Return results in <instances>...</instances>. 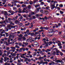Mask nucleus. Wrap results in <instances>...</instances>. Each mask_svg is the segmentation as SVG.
<instances>
[{"instance_id":"54","label":"nucleus","mask_w":65,"mask_h":65,"mask_svg":"<svg viewBox=\"0 0 65 65\" xmlns=\"http://www.w3.org/2000/svg\"><path fill=\"white\" fill-rule=\"evenodd\" d=\"M19 3H20L21 4H23V3H24V2H18Z\"/></svg>"},{"instance_id":"1","label":"nucleus","mask_w":65,"mask_h":65,"mask_svg":"<svg viewBox=\"0 0 65 65\" xmlns=\"http://www.w3.org/2000/svg\"><path fill=\"white\" fill-rule=\"evenodd\" d=\"M57 58H54L53 59V61H55V62L56 63H61V64H64V62H63L62 60H56Z\"/></svg>"},{"instance_id":"20","label":"nucleus","mask_w":65,"mask_h":65,"mask_svg":"<svg viewBox=\"0 0 65 65\" xmlns=\"http://www.w3.org/2000/svg\"><path fill=\"white\" fill-rule=\"evenodd\" d=\"M3 54V53L2 52V51L0 50V56H2V54Z\"/></svg>"},{"instance_id":"64","label":"nucleus","mask_w":65,"mask_h":65,"mask_svg":"<svg viewBox=\"0 0 65 65\" xmlns=\"http://www.w3.org/2000/svg\"><path fill=\"white\" fill-rule=\"evenodd\" d=\"M17 65H22V63H19Z\"/></svg>"},{"instance_id":"57","label":"nucleus","mask_w":65,"mask_h":65,"mask_svg":"<svg viewBox=\"0 0 65 65\" xmlns=\"http://www.w3.org/2000/svg\"><path fill=\"white\" fill-rule=\"evenodd\" d=\"M19 21H23V19H20V18L19 19Z\"/></svg>"},{"instance_id":"60","label":"nucleus","mask_w":65,"mask_h":65,"mask_svg":"<svg viewBox=\"0 0 65 65\" xmlns=\"http://www.w3.org/2000/svg\"><path fill=\"white\" fill-rule=\"evenodd\" d=\"M39 60H41V59H42V57H39V58H38Z\"/></svg>"},{"instance_id":"49","label":"nucleus","mask_w":65,"mask_h":65,"mask_svg":"<svg viewBox=\"0 0 65 65\" xmlns=\"http://www.w3.org/2000/svg\"><path fill=\"white\" fill-rule=\"evenodd\" d=\"M22 48H21L19 50V52H21L22 51Z\"/></svg>"},{"instance_id":"18","label":"nucleus","mask_w":65,"mask_h":65,"mask_svg":"<svg viewBox=\"0 0 65 65\" xmlns=\"http://www.w3.org/2000/svg\"><path fill=\"white\" fill-rule=\"evenodd\" d=\"M57 39L55 38H53L52 39V41H56V40Z\"/></svg>"},{"instance_id":"34","label":"nucleus","mask_w":65,"mask_h":65,"mask_svg":"<svg viewBox=\"0 0 65 65\" xmlns=\"http://www.w3.org/2000/svg\"><path fill=\"white\" fill-rule=\"evenodd\" d=\"M59 12L61 14H63V13H64V12L62 11H59Z\"/></svg>"},{"instance_id":"41","label":"nucleus","mask_w":65,"mask_h":65,"mask_svg":"<svg viewBox=\"0 0 65 65\" xmlns=\"http://www.w3.org/2000/svg\"><path fill=\"white\" fill-rule=\"evenodd\" d=\"M58 46H61V45H62V44H61V43H58Z\"/></svg>"},{"instance_id":"39","label":"nucleus","mask_w":65,"mask_h":65,"mask_svg":"<svg viewBox=\"0 0 65 65\" xmlns=\"http://www.w3.org/2000/svg\"><path fill=\"white\" fill-rule=\"evenodd\" d=\"M43 60H41L40 61V64H42L43 63Z\"/></svg>"},{"instance_id":"24","label":"nucleus","mask_w":65,"mask_h":65,"mask_svg":"<svg viewBox=\"0 0 65 65\" xmlns=\"http://www.w3.org/2000/svg\"><path fill=\"white\" fill-rule=\"evenodd\" d=\"M38 34H39V32H36L34 33V35H36Z\"/></svg>"},{"instance_id":"36","label":"nucleus","mask_w":65,"mask_h":65,"mask_svg":"<svg viewBox=\"0 0 65 65\" xmlns=\"http://www.w3.org/2000/svg\"><path fill=\"white\" fill-rule=\"evenodd\" d=\"M11 48H12V49H14V50H15V47H11Z\"/></svg>"},{"instance_id":"25","label":"nucleus","mask_w":65,"mask_h":65,"mask_svg":"<svg viewBox=\"0 0 65 65\" xmlns=\"http://www.w3.org/2000/svg\"><path fill=\"white\" fill-rule=\"evenodd\" d=\"M14 13H15V12L12 11L11 13V15H13V14H14Z\"/></svg>"},{"instance_id":"6","label":"nucleus","mask_w":65,"mask_h":65,"mask_svg":"<svg viewBox=\"0 0 65 65\" xmlns=\"http://www.w3.org/2000/svg\"><path fill=\"white\" fill-rule=\"evenodd\" d=\"M18 16H16L15 17H14L13 18V21H14L16 20H17V19H18Z\"/></svg>"},{"instance_id":"45","label":"nucleus","mask_w":65,"mask_h":65,"mask_svg":"<svg viewBox=\"0 0 65 65\" xmlns=\"http://www.w3.org/2000/svg\"><path fill=\"white\" fill-rule=\"evenodd\" d=\"M17 7H18V8H19V7H21V6H20V5L18 4L17 5Z\"/></svg>"},{"instance_id":"13","label":"nucleus","mask_w":65,"mask_h":65,"mask_svg":"<svg viewBox=\"0 0 65 65\" xmlns=\"http://www.w3.org/2000/svg\"><path fill=\"white\" fill-rule=\"evenodd\" d=\"M50 8V7L49 6H48L46 7L45 9L46 10H49V8Z\"/></svg>"},{"instance_id":"4","label":"nucleus","mask_w":65,"mask_h":65,"mask_svg":"<svg viewBox=\"0 0 65 65\" xmlns=\"http://www.w3.org/2000/svg\"><path fill=\"white\" fill-rule=\"evenodd\" d=\"M55 7V6L53 5V3H50V7L51 9H54Z\"/></svg>"},{"instance_id":"11","label":"nucleus","mask_w":65,"mask_h":65,"mask_svg":"<svg viewBox=\"0 0 65 65\" xmlns=\"http://www.w3.org/2000/svg\"><path fill=\"white\" fill-rule=\"evenodd\" d=\"M51 49H47V50H46V53H48V52H49L51 51Z\"/></svg>"},{"instance_id":"63","label":"nucleus","mask_w":65,"mask_h":65,"mask_svg":"<svg viewBox=\"0 0 65 65\" xmlns=\"http://www.w3.org/2000/svg\"><path fill=\"white\" fill-rule=\"evenodd\" d=\"M1 60H2L3 61L4 60V59H3V58L2 57L1 58Z\"/></svg>"},{"instance_id":"16","label":"nucleus","mask_w":65,"mask_h":65,"mask_svg":"<svg viewBox=\"0 0 65 65\" xmlns=\"http://www.w3.org/2000/svg\"><path fill=\"white\" fill-rule=\"evenodd\" d=\"M55 3H57V2L56 1H54V2L53 3V6H55Z\"/></svg>"},{"instance_id":"55","label":"nucleus","mask_w":65,"mask_h":65,"mask_svg":"<svg viewBox=\"0 0 65 65\" xmlns=\"http://www.w3.org/2000/svg\"><path fill=\"white\" fill-rule=\"evenodd\" d=\"M52 64H53L54 65H57V63H55L54 62H53Z\"/></svg>"},{"instance_id":"30","label":"nucleus","mask_w":65,"mask_h":65,"mask_svg":"<svg viewBox=\"0 0 65 65\" xmlns=\"http://www.w3.org/2000/svg\"><path fill=\"white\" fill-rule=\"evenodd\" d=\"M18 37L20 38L22 37H23V35L22 34H20L18 36Z\"/></svg>"},{"instance_id":"23","label":"nucleus","mask_w":65,"mask_h":65,"mask_svg":"<svg viewBox=\"0 0 65 65\" xmlns=\"http://www.w3.org/2000/svg\"><path fill=\"white\" fill-rule=\"evenodd\" d=\"M26 6V5H25L22 4V7H25Z\"/></svg>"},{"instance_id":"40","label":"nucleus","mask_w":65,"mask_h":65,"mask_svg":"<svg viewBox=\"0 0 65 65\" xmlns=\"http://www.w3.org/2000/svg\"><path fill=\"white\" fill-rule=\"evenodd\" d=\"M34 33L30 32V35H31V36H33V35H34Z\"/></svg>"},{"instance_id":"61","label":"nucleus","mask_w":65,"mask_h":65,"mask_svg":"<svg viewBox=\"0 0 65 65\" xmlns=\"http://www.w3.org/2000/svg\"><path fill=\"white\" fill-rule=\"evenodd\" d=\"M4 39L5 40H7V38H4Z\"/></svg>"},{"instance_id":"21","label":"nucleus","mask_w":65,"mask_h":65,"mask_svg":"<svg viewBox=\"0 0 65 65\" xmlns=\"http://www.w3.org/2000/svg\"><path fill=\"white\" fill-rule=\"evenodd\" d=\"M29 3L30 5H31L32 4H34V3H33V2L31 1L29 2Z\"/></svg>"},{"instance_id":"31","label":"nucleus","mask_w":65,"mask_h":65,"mask_svg":"<svg viewBox=\"0 0 65 65\" xmlns=\"http://www.w3.org/2000/svg\"><path fill=\"white\" fill-rule=\"evenodd\" d=\"M19 25H20V26H22L23 25V23H18Z\"/></svg>"},{"instance_id":"9","label":"nucleus","mask_w":65,"mask_h":65,"mask_svg":"<svg viewBox=\"0 0 65 65\" xmlns=\"http://www.w3.org/2000/svg\"><path fill=\"white\" fill-rule=\"evenodd\" d=\"M53 32H54L53 31V30L52 29H50L49 30V32L51 33H52Z\"/></svg>"},{"instance_id":"5","label":"nucleus","mask_w":65,"mask_h":65,"mask_svg":"<svg viewBox=\"0 0 65 65\" xmlns=\"http://www.w3.org/2000/svg\"><path fill=\"white\" fill-rule=\"evenodd\" d=\"M4 62H6L7 60H9V58L8 57H5L4 58Z\"/></svg>"},{"instance_id":"56","label":"nucleus","mask_w":65,"mask_h":65,"mask_svg":"<svg viewBox=\"0 0 65 65\" xmlns=\"http://www.w3.org/2000/svg\"><path fill=\"white\" fill-rule=\"evenodd\" d=\"M42 51L43 52H46V50H45L44 49H42Z\"/></svg>"},{"instance_id":"22","label":"nucleus","mask_w":65,"mask_h":65,"mask_svg":"<svg viewBox=\"0 0 65 65\" xmlns=\"http://www.w3.org/2000/svg\"><path fill=\"white\" fill-rule=\"evenodd\" d=\"M35 12H32L31 13V14L32 15H33L34 14H36V13H36Z\"/></svg>"},{"instance_id":"46","label":"nucleus","mask_w":65,"mask_h":65,"mask_svg":"<svg viewBox=\"0 0 65 65\" xmlns=\"http://www.w3.org/2000/svg\"><path fill=\"white\" fill-rule=\"evenodd\" d=\"M11 55L12 56H15L16 55V54L14 53L13 54H11Z\"/></svg>"},{"instance_id":"2","label":"nucleus","mask_w":65,"mask_h":65,"mask_svg":"<svg viewBox=\"0 0 65 65\" xmlns=\"http://www.w3.org/2000/svg\"><path fill=\"white\" fill-rule=\"evenodd\" d=\"M8 20L9 21V23L10 24H11V25H12V26H13L14 25V24L13 23H12V22H11V21H13V19H11L10 18H9L8 19Z\"/></svg>"},{"instance_id":"51","label":"nucleus","mask_w":65,"mask_h":65,"mask_svg":"<svg viewBox=\"0 0 65 65\" xmlns=\"http://www.w3.org/2000/svg\"><path fill=\"white\" fill-rule=\"evenodd\" d=\"M13 1H14L15 3H18V1H17V0H13Z\"/></svg>"},{"instance_id":"15","label":"nucleus","mask_w":65,"mask_h":65,"mask_svg":"<svg viewBox=\"0 0 65 65\" xmlns=\"http://www.w3.org/2000/svg\"><path fill=\"white\" fill-rule=\"evenodd\" d=\"M43 29H45V30H48V29H50V28L48 27H43Z\"/></svg>"},{"instance_id":"33","label":"nucleus","mask_w":65,"mask_h":65,"mask_svg":"<svg viewBox=\"0 0 65 65\" xmlns=\"http://www.w3.org/2000/svg\"><path fill=\"white\" fill-rule=\"evenodd\" d=\"M24 4H27L28 3V2H27V1H24Z\"/></svg>"},{"instance_id":"12","label":"nucleus","mask_w":65,"mask_h":65,"mask_svg":"<svg viewBox=\"0 0 65 65\" xmlns=\"http://www.w3.org/2000/svg\"><path fill=\"white\" fill-rule=\"evenodd\" d=\"M23 44H25V45H26H26H28V43L27 42H23Z\"/></svg>"},{"instance_id":"43","label":"nucleus","mask_w":65,"mask_h":65,"mask_svg":"<svg viewBox=\"0 0 65 65\" xmlns=\"http://www.w3.org/2000/svg\"><path fill=\"white\" fill-rule=\"evenodd\" d=\"M63 5L62 4H60L59 5V6L60 7H62L63 6Z\"/></svg>"},{"instance_id":"14","label":"nucleus","mask_w":65,"mask_h":65,"mask_svg":"<svg viewBox=\"0 0 65 65\" xmlns=\"http://www.w3.org/2000/svg\"><path fill=\"white\" fill-rule=\"evenodd\" d=\"M14 23L16 24H19V21L18 20H16L14 22Z\"/></svg>"},{"instance_id":"53","label":"nucleus","mask_w":65,"mask_h":65,"mask_svg":"<svg viewBox=\"0 0 65 65\" xmlns=\"http://www.w3.org/2000/svg\"><path fill=\"white\" fill-rule=\"evenodd\" d=\"M11 28H15V26H11Z\"/></svg>"},{"instance_id":"27","label":"nucleus","mask_w":65,"mask_h":65,"mask_svg":"<svg viewBox=\"0 0 65 65\" xmlns=\"http://www.w3.org/2000/svg\"><path fill=\"white\" fill-rule=\"evenodd\" d=\"M13 9L14 10H15L16 9H17V7H13Z\"/></svg>"},{"instance_id":"7","label":"nucleus","mask_w":65,"mask_h":65,"mask_svg":"<svg viewBox=\"0 0 65 65\" xmlns=\"http://www.w3.org/2000/svg\"><path fill=\"white\" fill-rule=\"evenodd\" d=\"M3 13H4L5 15L6 16L8 15V14L7 13V12L6 11H5Z\"/></svg>"},{"instance_id":"48","label":"nucleus","mask_w":65,"mask_h":65,"mask_svg":"<svg viewBox=\"0 0 65 65\" xmlns=\"http://www.w3.org/2000/svg\"><path fill=\"white\" fill-rule=\"evenodd\" d=\"M38 44V42H35L34 43V44L35 45H36L37 44Z\"/></svg>"},{"instance_id":"8","label":"nucleus","mask_w":65,"mask_h":65,"mask_svg":"<svg viewBox=\"0 0 65 65\" xmlns=\"http://www.w3.org/2000/svg\"><path fill=\"white\" fill-rule=\"evenodd\" d=\"M39 9H38V8L36 9L35 11V12L36 13H38V11L39 12Z\"/></svg>"},{"instance_id":"35","label":"nucleus","mask_w":65,"mask_h":65,"mask_svg":"<svg viewBox=\"0 0 65 65\" xmlns=\"http://www.w3.org/2000/svg\"><path fill=\"white\" fill-rule=\"evenodd\" d=\"M44 43L45 44H49V43H48V42H46L45 41H44Z\"/></svg>"},{"instance_id":"26","label":"nucleus","mask_w":65,"mask_h":65,"mask_svg":"<svg viewBox=\"0 0 65 65\" xmlns=\"http://www.w3.org/2000/svg\"><path fill=\"white\" fill-rule=\"evenodd\" d=\"M23 16L24 17V18H27V17H28V16H27V15H23Z\"/></svg>"},{"instance_id":"58","label":"nucleus","mask_w":65,"mask_h":65,"mask_svg":"<svg viewBox=\"0 0 65 65\" xmlns=\"http://www.w3.org/2000/svg\"><path fill=\"white\" fill-rule=\"evenodd\" d=\"M53 54H54V55H55L56 54V52L55 51H54L53 52Z\"/></svg>"},{"instance_id":"62","label":"nucleus","mask_w":65,"mask_h":65,"mask_svg":"<svg viewBox=\"0 0 65 65\" xmlns=\"http://www.w3.org/2000/svg\"><path fill=\"white\" fill-rule=\"evenodd\" d=\"M62 42L63 44H65V41H62Z\"/></svg>"},{"instance_id":"47","label":"nucleus","mask_w":65,"mask_h":65,"mask_svg":"<svg viewBox=\"0 0 65 65\" xmlns=\"http://www.w3.org/2000/svg\"><path fill=\"white\" fill-rule=\"evenodd\" d=\"M32 19H36V17L35 16L33 15L32 17Z\"/></svg>"},{"instance_id":"28","label":"nucleus","mask_w":65,"mask_h":65,"mask_svg":"<svg viewBox=\"0 0 65 65\" xmlns=\"http://www.w3.org/2000/svg\"><path fill=\"white\" fill-rule=\"evenodd\" d=\"M30 24L29 22H28L27 24H25V26H29Z\"/></svg>"},{"instance_id":"44","label":"nucleus","mask_w":65,"mask_h":65,"mask_svg":"<svg viewBox=\"0 0 65 65\" xmlns=\"http://www.w3.org/2000/svg\"><path fill=\"white\" fill-rule=\"evenodd\" d=\"M37 1H38V0H35L34 1V4H35V3L36 2H37Z\"/></svg>"},{"instance_id":"3","label":"nucleus","mask_w":65,"mask_h":65,"mask_svg":"<svg viewBox=\"0 0 65 65\" xmlns=\"http://www.w3.org/2000/svg\"><path fill=\"white\" fill-rule=\"evenodd\" d=\"M5 31L7 32L8 31V30H11V26H8L6 27L5 28Z\"/></svg>"},{"instance_id":"29","label":"nucleus","mask_w":65,"mask_h":65,"mask_svg":"<svg viewBox=\"0 0 65 65\" xmlns=\"http://www.w3.org/2000/svg\"><path fill=\"white\" fill-rule=\"evenodd\" d=\"M52 41H50L49 42V45H51V44H52Z\"/></svg>"},{"instance_id":"17","label":"nucleus","mask_w":65,"mask_h":65,"mask_svg":"<svg viewBox=\"0 0 65 65\" xmlns=\"http://www.w3.org/2000/svg\"><path fill=\"white\" fill-rule=\"evenodd\" d=\"M6 47V46L4 45H3L2 46V47L4 49H5V47Z\"/></svg>"},{"instance_id":"37","label":"nucleus","mask_w":65,"mask_h":65,"mask_svg":"<svg viewBox=\"0 0 65 65\" xmlns=\"http://www.w3.org/2000/svg\"><path fill=\"white\" fill-rule=\"evenodd\" d=\"M19 46H22V43L21 42H19Z\"/></svg>"},{"instance_id":"52","label":"nucleus","mask_w":65,"mask_h":65,"mask_svg":"<svg viewBox=\"0 0 65 65\" xmlns=\"http://www.w3.org/2000/svg\"><path fill=\"white\" fill-rule=\"evenodd\" d=\"M27 58H26L25 59L24 61L25 62H27Z\"/></svg>"},{"instance_id":"32","label":"nucleus","mask_w":65,"mask_h":65,"mask_svg":"<svg viewBox=\"0 0 65 65\" xmlns=\"http://www.w3.org/2000/svg\"><path fill=\"white\" fill-rule=\"evenodd\" d=\"M14 43V42H11L9 44H13Z\"/></svg>"},{"instance_id":"19","label":"nucleus","mask_w":65,"mask_h":65,"mask_svg":"<svg viewBox=\"0 0 65 65\" xmlns=\"http://www.w3.org/2000/svg\"><path fill=\"white\" fill-rule=\"evenodd\" d=\"M26 10V9L25 8H24L23 9L22 11V12H25V10Z\"/></svg>"},{"instance_id":"50","label":"nucleus","mask_w":65,"mask_h":65,"mask_svg":"<svg viewBox=\"0 0 65 65\" xmlns=\"http://www.w3.org/2000/svg\"><path fill=\"white\" fill-rule=\"evenodd\" d=\"M27 55V53H24V54H22V55L23 56H25V55Z\"/></svg>"},{"instance_id":"38","label":"nucleus","mask_w":65,"mask_h":65,"mask_svg":"<svg viewBox=\"0 0 65 65\" xmlns=\"http://www.w3.org/2000/svg\"><path fill=\"white\" fill-rule=\"evenodd\" d=\"M28 7L29 9H30V8H31V6L30 5H29L28 6Z\"/></svg>"},{"instance_id":"10","label":"nucleus","mask_w":65,"mask_h":65,"mask_svg":"<svg viewBox=\"0 0 65 65\" xmlns=\"http://www.w3.org/2000/svg\"><path fill=\"white\" fill-rule=\"evenodd\" d=\"M11 37L12 38H14V36L13 35H11V34L10 35V36H9V38H10Z\"/></svg>"},{"instance_id":"59","label":"nucleus","mask_w":65,"mask_h":65,"mask_svg":"<svg viewBox=\"0 0 65 65\" xmlns=\"http://www.w3.org/2000/svg\"><path fill=\"white\" fill-rule=\"evenodd\" d=\"M60 55H61V56H63V55H64V54L63 53H62L61 52L60 53Z\"/></svg>"},{"instance_id":"42","label":"nucleus","mask_w":65,"mask_h":65,"mask_svg":"<svg viewBox=\"0 0 65 65\" xmlns=\"http://www.w3.org/2000/svg\"><path fill=\"white\" fill-rule=\"evenodd\" d=\"M44 18H45V20H47V19H48V17H47L46 16H45L44 17Z\"/></svg>"}]
</instances>
